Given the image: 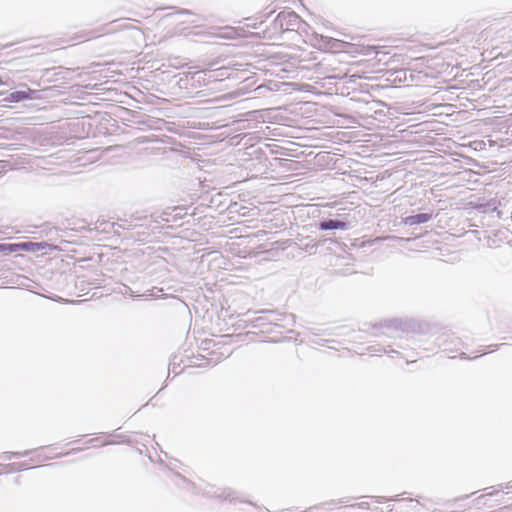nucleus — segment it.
Masks as SVG:
<instances>
[{"instance_id":"nucleus-1","label":"nucleus","mask_w":512,"mask_h":512,"mask_svg":"<svg viewBox=\"0 0 512 512\" xmlns=\"http://www.w3.org/2000/svg\"><path fill=\"white\" fill-rule=\"evenodd\" d=\"M44 249L54 250L56 246L50 245L45 242H22L18 243V252L26 251V252H39Z\"/></svg>"},{"instance_id":"nucleus-2","label":"nucleus","mask_w":512,"mask_h":512,"mask_svg":"<svg viewBox=\"0 0 512 512\" xmlns=\"http://www.w3.org/2000/svg\"><path fill=\"white\" fill-rule=\"evenodd\" d=\"M124 440L121 439V437L118 436H107V437H95L91 438L88 441L89 446L91 447H102L107 445H118L122 444Z\"/></svg>"},{"instance_id":"nucleus-3","label":"nucleus","mask_w":512,"mask_h":512,"mask_svg":"<svg viewBox=\"0 0 512 512\" xmlns=\"http://www.w3.org/2000/svg\"><path fill=\"white\" fill-rule=\"evenodd\" d=\"M432 217L433 216L431 213H420L417 215L407 217L406 223H408L409 225L421 224L430 221Z\"/></svg>"},{"instance_id":"nucleus-4","label":"nucleus","mask_w":512,"mask_h":512,"mask_svg":"<svg viewBox=\"0 0 512 512\" xmlns=\"http://www.w3.org/2000/svg\"><path fill=\"white\" fill-rule=\"evenodd\" d=\"M346 223L342 221L328 220L320 223L321 230L345 229Z\"/></svg>"},{"instance_id":"nucleus-5","label":"nucleus","mask_w":512,"mask_h":512,"mask_svg":"<svg viewBox=\"0 0 512 512\" xmlns=\"http://www.w3.org/2000/svg\"><path fill=\"white\" fill-rule=\"evenodd\" d=\"M31 90L26 91H15L10 94L9 99L13 102H20L30 98Z\"/></svg>"},{"instance_id":"nucleus-6","label":"nucleus","mask_w":512,"mask_h":512,"mask_svg":"<svg viewBox=\"0 0 512 512\" xmlns=\"http://www.w3.org/2000/svg\"><path fill=\"white\" fill-rule=\"evenodd\" d=\"M18 252V243H0V253L3 255H9L11 253Z\"/></svg>"}]
</instances>
